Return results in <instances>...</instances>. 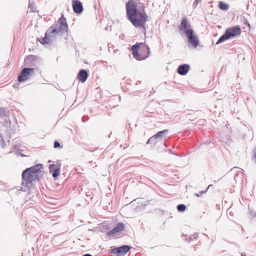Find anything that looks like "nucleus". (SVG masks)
Here are the masks:
<instances>
[{
	"label": "nucleus",
	"mask_w": 256,
	"mask_h": 256,
	"mask_svg": "<svg viewBox=\"0 0 256 256\" xmlns=\"http://www.w3.org/2000/svg\"><path fill=\"white\" fill-rule=\"evenodd\" d=\"M83 256H92L90 254H86Z\"/></svg>",
	"instance_id": "4be33fe9"
},
{
	"label": "nucleus",
	"mask_w": 256,
	"mask_h": 256,
	"mask_svg": "<svg viewBox=\"0 0 256 256\" xmlns=\"http://www.w3.org/2000/svg\"><path fill=\"white\" fill-rule=\"evenodd\" d=\"M185 34L188 38V42L189 46H191L194 48H196L199 44V40L194 30H188Z\"/></svg>",
	"instance_id": "39448f33"
},
{
	"label": "nucleus",
	"mask_w": 256,
	"mask_h": 256,
	"mask_svg": "<svg viewBox=\"0 0 256 256\" xmlns=\"http://www.w3.org/2000/svg\"><path fill=\"white\" fill-rule=\"evenodd\" d=\"M60 143L57 142V141H55L54 142V148H57L58 147H60Z\"/></svg>",
	"instance_id": "412c9836"
},
{
	"label": "nucleus",
	"mask_w": 256,
	"mask_h": 256,
	"mask_svg": "<svg viewBox=\"0 0 256 256\" xmlns=\"http://www.w3.org/2000/svg\"><path fill=\"white\" fill-rule=\"evenodd\" d=\"M179 28L180 30L184 32L185 34L186 32L190 30H193L190 24L188 22L186 18H184L182 19L180 24L179 26Z\"/></svg>",
	"instance_id": "1a4fd4ad"
},
{
	"label": "nucleus",
	"mask_w": 256,
	"mask_h": 256,
	"mask_svg": "<svg viewBox=\"0 0 256 256\" xmlns=\"http://www.w3.org/2000/svg\"><path fill=\"white\" fill-rule=\"evenodd\" d=\"M60 165L58 164H52L50 165V172L56 178L60 174Z\"/></svg>",
	"instance_id": "9b49d317"
},
{
	"label": "nucleus",
	"mask_w": 256,
	"mask_h": 256,
	"mask_svg": "<svg viewBox=\"0 0 256 256\" xmlns=\"http://www.w3.org/2000/svg\"><path fill=\"white\" fill-rule=\"evenodd\" d=\"M43 168L42 164H38L26 168L22 172V178L26 184H30L38 179V174Z\"/></svg>",
	"instance_id": "f03ea898"
},
{
	"label": "nucleus",
	"mask_w": 256,
	"mask_h": 256,
	"mask_svg": "<svg viewBox=\"0 0 256 256\" xmlns=\"http://www.w3.org/2000/svg\"><path fill=\"white\" fill-rule=\"evenodd\" d=\"M59 30L58 31L66 32L68 29V25L66 23V18L62 15V17L58 20Z\"/></svg>",
	"instance_id": "f8f14e48"
},
{
	"label": "nucleus",
	"mask_w": 256,
	"mask_h": 256,
	"mask_svg": "<svg viewBox=\"0 0 256 256\" xmlns=\"http://www.w3.org/2000/svg\"><path fill=\"white\" fill-rule=\"evenodd\" d=\"M133 57L138 60H142L146 58L150 53L149 47L144 44L138 43L131 47Z\"/></svg>",
	"instance_id": "7ed1b4c3"
},
{
	"label": "nucleus",
	"mask_w": 256,
	"mask_h": 256,
	"mask_svg": "<svg viewBox=\"0 0 256 256\" xmlns=\"http://www.w3.org/2000/svg\"><path fill=\"white\" fill-rule=\"evenodd\" d=\"M34 68H26L22 69L18 78V81L21 82L30 79V76L34 74Z\"/></svg>",
	"instance_id": "423d86ee"
},
{
	"label": "nucleus",
	"mask_w": 256,
	"mask_h": 256,
	"mask_svg": "<svg viewBox=\"0 0 256 256\" xmlns=\"http://www.w3.org/2000/svg\"><path fill=\"white\" fill-rule=\"evenodd\" d=\"M130 246H123L112 249V253L116 254L118 256H122L130 250Z\"/></svg>",
	"instance_id": "6e6552de"
},
{
	"label": "nucleus",
	"mask_w": 256,
	"mask_h": 256,
	"mask_svg": "<svg viewBox=\"0 0 256 256\" xmlns=\"http://www.w3.org/2000/svg\"><path fill=\"white\" fill-rule=\"evenodd\" d=\"M241 34V29L238 26H235L228 28L224 34L218 39L216 44H218L226 40L239 36Z\"/></svg>",
	"instance_id": "20e7f679"
},
{
	"label": "nucleus",
	"mask_w": 256,
	"mask_h": 256,
	"mask_svg": "<svg viewBox=\"0 0 256 256\" xmlns=\"http://www.w3.org/2000/svg\"><path fill=\"white\" fill-rule=\"evenodd\" d=\"M210 186H208V188L206 189V190H205L204 191H201V192H198V194H196V196H201L202 194H203L204 193H205V192H206V191L208 190V188H209V187H210Z\"/></svg>",
	"instance_id": "aec40b11"
},
{
	"label": "nucleus",
	"mask_w": 256,
	"mask_h": 256,
	"mask_svg": "<svg viewBox=\"0 0 256 256\" xmlns=\"http://www.w3.org/2000/svg\"><path fill=\"white\" fill-rule=\"evenodd\" d=\"M32 66H36V64H32Z\"/></svg>",
	"instance_id": "5701e85b"
},
{
	"label": "nucleus",
	"mask_w": 256,
	"mask_h": 256,
	"mask_svg": "<svg viewBox=\"0 0 256 256\" xmlns=\"http://www.w3.org/2000/svg\"><path fill=\"white\" fill-rule=\"evenodd\" d=\"M72 8L74 11L77 14H80L83 10L82 4L78 0L72 1Z\"/></svg>",
	"instance_id": "ddd939ff"
},
{
	"label": "nucleus",
	"mask_w": 256,
	"mask_h": 256,
	"mask_svg": "<svg viewBox=\"0 0 256 256\" xmlns=\"http://www.w3.org/2000/svg\"><path fill=\"white\" fill-rule=\"evenodd\" d=\"M58 32V30L56 28H50L45 34V37L39 40L40 42L42 44H48L52 40L53 36L52 34Z\"/></svg>",
	"instance_id": "0eeeda50"
},
{
	"label": "nucleus",
	"mask_w": 256,
	"mask_h": 256,
	"mask_svg": "<svg viewBox=\"0 0 256 256\" xmlns=\"http://www.w3.org/2000/svg\"><path fill=\"white\" fill-rule=\"evenodd\" d=\"M190 69V66L188 64H184L178 66V72L180 75H184L188 73Z\"/></svg>",
	"instance_id": "2eb2a0df"
},
{
	"label": "nucleus",
	"mask_w": 256,
	"mask_h": 256,
	"mask_svg": "<svg viewBox=\"0 0 256 256\" xmlns=\"http://www.w3.org/2000/svg\"><path fill=\"white\" fill-rule=\"evenodd\" d=\"M125 228L124 224L122 222L118 223L116 226L111 230L108 232V236H114L118 232L123 230Z\"/></svg>",
	"instance_id": "9d476101"
},
{
	"label": "nucleus",
	"mask_w": 256,
	"mask_h": 256,
	"mask_svg": "<svg viewBox=\"0 0 256 256\" xmlns=\"http://www.w3.org/2000/svg\"><path fill=\"white\" fill-rule=\"evenodd\" d=\"M218 6L220 9L222 10H226L229 8V6L223 2H219Z\"/></svg>",
	"instance_id": "dca6fc26"
},
{
	"label": "nucleus",
	"mask_w": 256,
	"mask_h": 256,
	"mask_svg": "<svg viewBox=\"0 0 256 256\" xmlns=\"http://www.w3.org/2000/svg\"><path fill=\"white\" fill-rule=\"evenodd\" d=\"M177 209L180 212H184L186 209V206L184 204H180L177 206Z\"/></svg>",
	"instance_id": "a211bd4d"
},
{
	"label": "nucleus",
	"mask_w": 256,
	"mask_h": 256,
	"mask_svg": "<svg viewBox=\"0 0 256 256\" xmlns=\"http://www.w3.org/2000/svg\"><path fill=\"white\" fill-rule=\"evenodd\" d=\"M88 76V72L86 70H82L79 72L77 78L79 82L84 83L86 81Z\"/></svg>",
	"instance_id": "4468645a"
},
{
	"label": "nucleus",
	"mask_w": 256,
	"mask_h": 256,
	"mask_svg": "<svg viewBox=\"0 0 256 256\" xmlns=\"http://www.w3.org/2000/svg\"><path fill=\"white\" fill-rule=\"evenodd\" d=\"M34 60V57L32 56H29L24 61V63L26 64V65L29 66V62L31 61Z\"/></svg>",
	"instance_id": "f3484780"
},
{
	"label": "nucleus",
	"mask_w": 256,
	"mask_h": 256,
	"mask_svg": "<svg viewBox=\"0 0 256 256\" xmlns=\"http://www.w3.org/2000/svg\"><path fill=\"white\" fill-rule=\"evenodd\" d=\"M166 132H167V130H162V131H160L159 132H158L156 134H154L152 138H160V137H161L162 136V134Z\"/></svg>",
	"instance_id": "6ab92c4d"
},
{
	"label": "nucleus",
	"mask_w": 256,
	"mask_h": 256,
	"mask_svg": "<svg viewBox=\"0 0 256 256\" xmlns=\"http://www.w3.org/2000/svg\"><path fill=\"white\" fill-rule=\"evenodd\" d=\"M126 16L134 26L145 30L148 16L144 4L140 0H129L126 4Z\"/></svg>",
	"instance_id": "f257e3e1"
}]
</instances>
